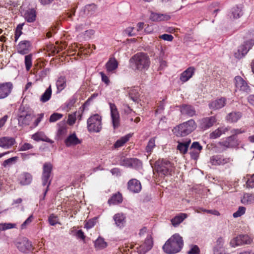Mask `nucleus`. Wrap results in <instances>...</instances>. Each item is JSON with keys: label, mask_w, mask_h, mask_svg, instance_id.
Segmentation results:
<instances>
[{"label": "nucleus", "mask_w": 254, "mask_h": 254, "mask_svg": "<svg viewBox=\"0 0 254 254\" xmlns=\"http://www.w3.org/2000/svg\"><path fill=\"white\" fill-rule=\"evenodd\" d=\"M133 68L139 71H144L149 67L150 61L147 54L139 52L134 55L129 60Z\"/></svg>", "instance_id": "nucleus-1"}, {"label": "nucleus", "mask_w": 254, "mask_h": 254, "mask_svg": "<svg viewBox=\"0 0 254 254\" xmlns=\"http://www.w3.org/2000/svg\"><path fill=\"white\" fill-rule=\"evenodd\" d=\"M53 170V165L50 162H45L43 166L42 174L41 177L42 184L43 186H46L44 192L42 199L44 200L49 190V186L51 184V176Z\"/></svg>", "instance_id": "nucleus-2"}, {"label": "nucleus", "mask_w": 254, "mask_h": 254, "mask_svg": "<svg viewBox=\"0 0 254 254\" xmlns=\"http://www.w3.org/2000/svg\"><path fill=\"white\" fill-rule=\"evenodd\" d=\"M172 164L166 159L158 160L155 162L154 170L161 177L170 175Z\"/></svg>", "instance_id": "nucleus-3"}, {"label": "nucleus", "mask_w": 254, "mask_h": 254, "mask_svg": "<svg viewBox=\"0 0 254 254\" xmlns=\"http://www.w3.org/2000/svg\"><path fill=\"white\" fill-rule=\"evenodd\" d=\"M102 118L98 114L91 116L87 120V128L89 132H98L102 128Z\"/></svg>", "instance_id": "nucleus-4"}, {"label": "nucleus", "mask_w": 254, "mask_h": 254, "mask_svg": "<svg viewBox=\"0 0 254 254\" xmlns=\"http://www.w3.org/2000/svg\"><path fill=\"white\" fill-rule=\"evenodd\" d=\"M196 127L194 120L191 119L180 124L178 127L177 135L185 136L194 130Z\"/></svg>", "instance_id": "nucleus-5"}, {"label": "nucleus", "mask_w": 254, "mask_h": 254, "mask_svg": "<svg viewBox=\"0 0 254 254\" xmlns=\"http://www.w3.org/2000/svg\"><path fill=\"white\" fill-rule=\"evenodd\" d=\"M111 122L114 129L120 126V116L118 109L114 103H109Z\"/></svg>", "instance_id": "nucleus-6"}, {"label": "nucleus", "mask_w": 254, "mask_h": 254, "mask_svg": "<svg viewBox=\"0 0 254 254\" xmlns=\"http://www.w3.org/2000/svg\"><path fill=\"white\" fill-rule=\"evenodd\" d=\"M254 45V40L253 39L245 42L244 44L238 47L237 52L234 53L235 58L241 59L244 57Z\"/></svg>", "instance_id": "nucleus-7"}, {"label": "nucleus", "mask_w": 254, "mask_h": 254, "mask_svg": "<svg viewBox=\"0 0 254 254\" xmlns=\"http://www.w3.org/2000/svg\"><path fill=\"white\" fill-rule=\"evenodd\" d=\"M120 165L126 167L138 169L142 166V162L137 158H126L123 157L119 162Z\"/></svg>", "instance_id": "nucleus-8"}, {"label": "nucleus", "mask_w": 254, "mask_h": 254, "mask_svg": "<svg viewBox=\"0 0 254 254\" xmlns=\"http://www.w3.org/2000/svg\"><path fill=\"white\" fill-rule=\"evenodd\" d=\"M32 49V41L26 40L21 41L16 47L17 53L22 55L28 54L31 51Z\"/></svg>", "instance_id": "nucleus-9"}, {"label": "nucleus", "mask_w": 254, "mask_h": 254, "mask_svg": "<svg viewBox=\"0 0 254 254\" xmlns=\"http://www.w3.org/2000/svg\"><path fill=\"white\" fill-rule=\"evenodd\" d=\"M13 85L11 82L0 83V100L9 96L12 92Z\"/></svg>", "instance_id": "nucleus-10"}, {"label": "nucleus", "mask_w": 254, "mask_h": 254, "mask_svg": "<svg viewBox=\"0 0 254 254\" xmlns=\"http://www.w3.org/2000/svg\"><path fill=\"white\" fill-rule=\"evenodd\" d=\"M232 161L233 159L231 158L220 155L213 156L210 159V162L213 165H223Z\"/></svg>", "instance_id": "nucleus-11"}, {"label": "nucleus", "mask_w": 254, "mask_h": 254, "mask_svg": "<svg viewBox=\"0 0 254 254\" xmlns=\"http://www.w3.org/2000/svg\"><path fill=\"white\" fill-rule=\"evenodd\" d=\"M251 240L248 235H239L233 238L230 241V244L232 247H236L244 244H249Z\"/></svg>", "instance_id": "nucleus-12"}, {"label": "nucleus", "mask_w": 254, "mask_h": 254, "mask_svg": "<svg viewBox=\"0 0 254 254\" xmlns=\"http://www.w3.org/2000/svg\"><path fill=\"white\" fill-rule=\"evenodd\" d=\"M17 249L21 252L27 253L33 250L32 243L26 238H24L16 244Z\"/></svg>", "instance_id": "nucleus-13"}, {"label": "nucleus", "mask_w": 254, "mask_h": 254, "mask_svg": "<svg viewBox=\"0 0 254 254\" xmlns=\"http://www.w3.org/2000/svg\"><path fill=\"white\" fill-rule=\"evenodd\" d=\"M127 186L128 190L133 193H139L142 189L141 183L136 179L129 180Z\"/></svg>", "instance_id": "nucleus-14"}, {"label": "nucleus", "mask_w": 254, "mask_h": 254, "mask_svg": "<svg viewBox=\"0 0 254 254\" xmlns=\"http://www.w3.org/2000/svg\"><path fill=\"white\" fill-rule=\"evenodd\" d=\"M236 87L240 90L249 93L251 91L250 86L241 77L237 76L235 77Z\"/></svg>", "instance_id": "nucleus-15"}, {"label": "nucleus", "mask_w": 254, "mask_h": 254, "mask_svg": "<svg viewBox=\"0 0 254 254\" xmlns=\"http://www.w3.org/2000/svg\"><path fill=\"white\" fill-rule=\"evenodd\" d=\"M153 246V241L150 235H148L144 243L138 248L139 254H144L149 251Z\"/></svg>", "instance_id": "nucleus-16"}, {"label": "nucleus", "mask_w": 254, "mask_h": 254, "mask_svg": "<svg viewBox=\"0 0 254 254\" xmlns=\"http://www.w3.org/2000/svg\"><path fill=\"white\" fill-rule=\"evenodd\" d=\"M163 251L167 254L175 253V235H173L162 247Z\"/></svg>", "instance_id": "nucleus-17"}, {"label": "nucleus", "mask_w": 254, "mask_h": 254, "mask_svg": "<svg viewBox=\"0 0 254 254\" xmlns=\"http://www.w3.org/2000/svg\"><path fill=\"white\" fill-rule=\"evenodd\" d=\"M16 143L14 138L4 136L0 137V147L3 149H9L11 148Z\"/></svg>", "instance_id": "nucleus-18"}, {"label": "nucleus", "mask_w": 254, "mask_h": 254, "mask_svg": "<svg viewBox=\"0 0 254 254\" xmlns=\"http://www.w3.org/2000/svg\"><path fill=\"white\" fill-rule=\"evenodd\" d=\"M33 180L32 175L28 172H23L20 174L18 178V181L22 186H27L30 185Z\"/></svg>", "instance_id": "nucleus-19"}, {"label": "nucleus", "mask_w": 254, "mask_h": 254, "mask_svg": "<svg viewBox=\"0 0 254 254\" xmlns=\"http://www.w3.org/2000/svg\"><path fill=\"white\" fill-rule=\"evenodd\" d=\"M149 18L154 22H160L169 20L170 19V16L166 14H162L151 11Z\"/></svg>", "instance_id": "nucleus-20"}, {"label": "nucleus", "mask_w": 254, "mask_h": 254, "mask_svg": "<svg viewBox=\"0 0 254 254\" xmlns=\"http://www.w3.org/2000/svg\"><path fill=\"white\" fill-rule=\"evenodd\" d=\"M231 130V127L229 126H222L215 129L210 134V137L212 139H215L219 137L223 134H226Z\"/></svg>", "instance_id": "nucleus-21"}, {"label": "nucleus", "mask_w": 254, "mask_h": 254, "mask_svg": "<svg viewBox=\"0 0 254 254\" xmlns=\"http://www.w3.org/2000/svg\"><path fill=\"white\" fill-rule=\"evenodd\" d=\"M64 144L67 147L75 146L81 143V141L77 137L75 132L70 134L64 140Z\"/></svg>", "instance_id": "nucleus-22"}, {"label": "nucleus", "mask_w": 254, "mask_h": 254, "mask_svg": "<svg viewBox=\"0 0 254 254\" xmlns=\"http://www.w3.org/2000/svg\"><path fill=\"white\" fill-rule=\"evenodd\" d=\"M190 142L191 140L190 138L178 140L177 141L178 143L177 150H178L181 154H186L188 151Z\"/></svg>", "instance_id": "nucleus-23"}, {"label": "nucleus", "mask_w": 254, "mask_h": 254, "mask_svg": "<svg viewBox=\"0 0 254 254\" xmlns=\"http://www.w3.org/2000/svg\"><path fill=\"white\" fill-rule=\"evenodd\" d=\"M216 122L214 117L203 118L200 122V127L204 130L207 129L211 127Z\"/></svg>", "instance_id": "nucleus-24"}, {"label": "nucleus", "mask_w": 254, "mask_h": 254, "mask_svg": "<svg viewBox=\"0 0 254 254\" xmlns=\"http://www.w3.org/2000/svg\"><path fill=\"white\" fill-rule=\"evenodd\" d=\"M194 68L193 67H189L181 74L180 80L182 83L187 82L192 76L194 74Z\"/></svg>", "instance_id": "nucleus-25"}, {"label": "nucleus", "mask_w": 254, "mask_h": 254, "mask_svg": "<svg viewBox=\"0 0 254 254\" xmlns=\"http://www.w3.org/2000/svg\"><path fill=\"white\" fill-rule=\"evenodd\" d=\"M67 127L64 123L59 124V128L57 133V138L58 140L63 139L67 134Z\"/></svg>", "instance_id": "nucleus-26"}, {"label": "nucleus", "mask_w": 254, "mask_h": 254, "mask_svg": "<svg viewBox=\"0 0 254 254\" xmlns=\"http://www.w3.org/2000/svg\"><path fill=\"white\" fill-rule=\"evenodd\" d=\"M180 111L183 115L192 117L195 115V110L190 105H183L180 107Z\"/></svg>", "instance_id": "nucleus-27"}, {"label": "nucleus", "mask_w": 254, "mask_h": 254, "mask_svg": "<svg viewBox=\"0 0 254 254\" xmlns=\"http://www.w3.org/2000/svg\"><path fill=\"white\" fill-rule=\"evenodd\" d=\"M123 200L122 194L120 192H118L113 194L108 199V203L109 205H117L121 203Z\"/></svg>", "instance_id": "nucleus-28"}, {"label": "nucleus", "mask_w": 254, "mask_h": 254, "mask_svg": "<svg viewBox=\"0 0 254 254\" xmlns=\"http://www.w3.org/2000/svg\"><path fill=\"white\" fill-rule=\"evenodd\" d=\"M242 116V113L240 112H233L228 114L226 117V121L230 123H236Z\"/></svg>", "instance_id": "nucleus-29"}, {"label": "nucleus", "mask_w": 254, "mask_h": 254, "mask_svg": "<svg viewBox=\"0 0 254 254\" xmlns=\"http://www.w3.org/2000/svg\"><path fill=\"white\" fill-rule=\"evenodd\" d=\"M57 93H60L66 87V79L64 76H61L58 77L56 81Z\"/></svg>", "instance_id": "nucleus-30"}, {"label": "nucleus", "mask_w": 254, "mask_h": 254, "mask_svg": "<svg viewBox=\"0 0 254 254\" xmlns=\"http://www.w3.org/2000/svg\"><path fill=\"white\" fill-rule=\"evenodd\" d=\"M36 11L34 8L29 9L24 14V18L28 22H33L36 18Z\"/></svg>", "instance_id": "nucleus-31"}, {"label": "nucleus", "mask_w": 254, "mask_h": 254, "mask_svg": "<svg viewBox=\"0 0 254 254\" xmlns=\"http://www.w3.org/2000/svg\"><path fill=\"white\" fill-rule=\"evenodd\" d=\"M118 66V63L115 58H110L106 64V67L109 72H113L116 70Z\"/></svg>", "instance_id": "nucleus-32"}, {"label": "nucleus", "mask_w": 254, "mask_h": 254, "mask_svg": "<svg viewBox=\"0 0 254 254\" xmlns=\"http://www.w3.org/2000/svg\"><path fill=\"white\" fill-rule=\"evenodd\" d=\"M225 99L221 98L212 102L209 104V107L214 110L219 109L225 106Z\"/></svg>", "instance_id": "nucleus-33"}, {"label": "nucleus", "mask_w": 254, "mask_h": 254, "mask_svg": "<svg viewBox=\"0 0 254 254\" xmlns=\"http://www.w3.org/2000/svg\"><path fill=\"white\" fill-rule=\"evenodd\" d=\"M113 218L118 227L121 228L124 226L126 222V216L123 213H117L114 216Z\"/></svg>", "instance_id": "nucleus-34"}, {"label": "nucleus", "mask_w": 254, "mask_h": 254, "mask_svg": "<svg viewBox=\"0 0 254 254\" xmlns=\"http://www.w3.org/2000/svg\"><path fill=\"white\" fill-rule=\"evenodd\" d=\"M52 86L50 85L48 88L42 94L40 98V101L42 103H46L49 101L52 97Z\"/></svg>", "instance_id": "nucleus-35"}, {"label": "nucleus", "mask_w": 254, "mask_h": 254, "mask_svg": "<svg viewBox=\"0 0 254 254\" xmlns=\"http://www.w3.org/2000/svg\"><path fill=\"white\" fill-rule=\"evenodd\" d=\"M18 122V126L21 127L26 126L30 124L31 120V115H27V116L19 117L17 118Z\"/></svg>", "instance_id": "nucleus-36"}, {"label": "nucleus", "mask_w": 254, "mask_h": 254, "mask_svg": "<svg viewBox=\"0 0 254 254\" xmlns=\"http://www.w3.org/2000/svg\"><path fill=\"white\" fill-rule=\"evenodd\" d=\"M130 98L134 102L138 103L140 93L137 88L131 89L128 93Z\"/></svg>", "instance_id": "nucleus-37"}, {"label": "nucleus", "mask_w": 254, "mask_h": 254, "mask_svg": "<svg viewBox=\"0 0 254 254\" xmlns=\"http://www.w3.org/2000/svg\"><path fill=\"white\" fill-rule=\"evenodd\" d=\"M242 203L247 205L250 204L254 202V194L250 193H245L241 198Z\"/></svg>", "instance_id": "nucleus-38"}, {"label": "nucleus", "mask_w": 254, "mask_h": 254, "mask_svg": "<svg viewBox=\"0 0 254 254\" xmlns=\"http://www.w3.org/2000/svg\"><path fill=\"white\" fill-rule=\"evenodd\" d=\"M18 160L17 156L12 157L7 159L5 160L2 163V167L6 168L10 167L13 164H14Z\"/></svg>", "instance_id": "nucleus-39"}, {"label": "nucleus", "mask_w": 254, "mask_h": 254, "mask_svg": "<svg viewBox=\"0 0 254 254\" xmlns=\"http://www.w3.org/2000/svg\"><path fill=\"white\" fill-rule=\"evenodd\" d=\"M130 136H131L129 134H127L121 137L115 143L114 145V147L117 148L123 146L127 141H128Z\"/></svg>", "instance_id": "nucleus-40"}, {"label": "nucleus", "mask_w": 254, "mask_h": 254, "mask_svg": "<svg viewBox=\"0 0 254 254\" xmlns=\"http://www.w3.org/2000/svg\"><path fill=\"white\" fill-rule=\"evenodd\" d=\"M184 246L183 238L179 234H176V253L179 252Z\"/></svg>", "instance_id": "nucleus-41"}, {"label": "nucleus", "mask_w": 254, "mask_h": 254, "mask_svg": "<svg viewBox=\"0 0 254 254\" xmlns=\"http://www.w3.org/2000/svg\"><path fill=\"white\" fill-rule=\"evenodd\" d=\"M32 57L33 54H30L26 55L24 57V64L25 65L26 70L29 71L32 65Z\"/></svg>", "instance_id": "nucleus-42"}, {"label": "nucleus", "mask_w": 254, "mask_h": 254, "mask_svg": "<svg viewBox=\"0 0 254 254\" xmlns=\"http://www.w3.org/2000/svg\"><path fill=\"white\" fill-rule=\"evenodd\" d=\"M155 147V137L149 139L145 148V150L149 154H151L154 148Z\"/></svg>", "instance_id": "nucleus-43"}, {"label": "nucleus", "mask_w": 254, "mask_h": 254, "mask_svg": "<svg viewBox=\"0 0 254 254\" xmlns=\"http://www.w3.org/2000/svg\"><path fill=\"white\" fill-rule=\"evenodd\" d=\"M226 138L230 148L236 147L239 145V141L236 136L230 135Z\"/></svg>", "instance_id": "nucleus-44"}, {"label": "nucleus", "mask_w": 254, "mask_h": 254, "mask_svg": "<svg viewBox=\"0 0 254 254\" xmlns=\"http://www.w3.org/2000/svg\"><path fill=\"white\" fill-rule=\"evenodd\" d=\"M24 25V23H20L19 24L15 30V33H14V41L15 42H16L20 37V36L22 34L23 32L22 31V30L23 29V26Z\"/></svg>", "instance_id": "nucleus-45"}, {"label": "nucleus", "mask_w": 254, "mask_h": 254, "mask_svg": "<svg viewBox=\"0 0 254 254\" xmlns=\"http://www.w3.org/2000/svg\"><path fill=\"white\" fill-rule=\"evenodd\" d=\"M242 15V12L241 8L237 6L232 9L230 17L233 16V18L237 19L239 18Z\"/></svg>", "instance_id": "nucleus-46"}, {"label": "nucleus", "mask_w": 254, "mask_h": 254, "mask_svg": "<svg viewBox=\"0 0 254 254\" xmlns=\"http://www.w3.org/2000/svg\"><path fill=\"white\" fill-rule=\"evenodd\" d=\"M31 115L30 112L28 110V108L24 107V106H21L18 111L17 118L19 117L22 116H27V115Z\"/></svg>", "instance_id": "nucleus-47"}, {"label": "nucleus", "mask_w": 254, "mask_h": 254, "mask_svg": "<svg viewBox=\"0 0 254 254\" xmlns=\"http://www.w3.org/2000/svg\"><path fill=\"white\" fill-rule=\"evenodd\" d=\"M95 247L98 249H102L107 247V243L103 239L98 238L95 242Z\"/></svg>", "instance_id": "nucleus-48"}, {"label": "nucleus", "mask_w": 254, "mask_h": 254, "mask_svg": "<svg viewBox=\"0 0 254 254\" xmlns=\"http://www.w3.org/2000/svg\"><path fill=\"white\" fill-rule=\"evenodd\" d=\"M224 243V241L222 237L218 238L216 242L215 246L213 248V251H222Z\"/></svg>", "instance_id": "nucleus-49"}, {"label": "nucleus", "mask_w": 254, "mask_h": 254, "mask_svg": "<svg viewBox=\"0 0 254 254\" xmlns=\"http://www.w3.org/2000/svg\"><path fill=\"white\" fill-rule=\"evenodd\" d=\"M33 148V146L32 144L25 142L24 143H20L18 147V151H24L26 150H28L31 149Z\"/></svg>", "instance_id": "nucleus-50"}, {"label": "nucleus", "mask_w": 254, "mask_h": 254, "mask_svg": "<svg viewBox=\"0 0 254 254\" xmlns=\"http://www.w3.org/2000/svg\"><path fill=\"white\" fill-rule=\"evenodd\" d=\"M188 215L186 213H179L176 215V226L182 223L187 217Z\"/></svg>", "instance_id": "nucleus-51"}, {"label": "nucleus", "mask_w": 254, "mask_h": 254, "mask_svg": "<svg viewBox=\"0 0 254 254\" xmlns=\"http://www.w3.org/2000/svg\"><path fill=\"white\" fill-rule=\"evenodd\" d=\"M16 227L15 224L13 223H0V233L2 231H5L7 229H12Z\"/></svg>", "instance_id": "nucleus-52"}, {"label": "nucleus", "mask_w": 254, "mask_h": 254, "mask_svg": "<svg viewBox=\"0 0 254 254\" xmlns=\"http://www.w3.org/2000/svg\"><path fill=\"white\" fill-rule=\"evenodd\" d=\"M76 114L77 112H75L72 114H69L67 121V123L68 125L69 126H72L75 124L76 120Z\"/></svg>", "instance_id": "nucleus-53"}, {"label": "nucleus", "mask_w": 254, "mask_h": 254, "mask_svg": "<svg viewBox=\"0 0 254 254\" xmlns=\"http://www.w3.org/2000/svg\"><path fill=\"white\" fill-rule=\"evenodd\" d=\"M45 135L43 132H38L33 134L32 138L36 141H43Z\"/></svg>", "instance_id": "nucleus-54"}, {"label": "nucleus", "mask_w": 254, "mask_h": 254, "mask_svg": "<svg viewBox=\"0 0 254 254\" xmlns=\"http://www.w3.org/2000/svg\"><path fill=\"white\" fill-rule=\"evenodd\" d=\"M245 212L246 208L243 206H240L238 210L233 213V216L234 218H237L244 214Z\"/></svg>", "instance_id": "nucleus-55"}, {"label": "nucleus", "mask_w": 254, "mask_h": 254, "mask_svg": "<svg viewBox=\"0 0 254 254\" xmlns=\"http://www.w3.org/2000/svg\"><path fill=\"white\" fill-rule=\"evenodd\" d=\"M190 247V250L188 252V254H200V250L197 246L191 245Z\"/></svg>", "instance_id": "nucleus-56"}, {"label": "nucleus", "mask_w": 254, "mask_h": 254, "mask_svg": "<svg viewBox=\"0 0 254 254\" xmlns=\"http://www.w3.org/2000/svg\"><path fill=\"white\" fill-rule=\"evenodd\" d=\"M63 115L62 114L55 113L52 114L50 116L49 121L50 122H55L59 120H60Z\"/></svg>", "instance_id": "nucleus-57"}, {"label": "nucleus", "mask_w": 254, "mask_h": 254, "mask_svg": "<svg viewBox=\"0 0 254 254\" xmlns=\"http://www.w3.org/2000/svg\"><path fill=\"white\" fill-rule=\"evenodd\" d=\"M58 47L54 44H50L47 46V51L53 55L58 53Z\"/></svg>", "instance_id": "nucleus-58"}, {"label": "nucleus", "mask_w": 254, "mask_h": 254, "mask_svg": "<svg viewBox=\"0 0 254 254\" xmlns=\"http://www.w3.org/2000/svg\"><path fill=\"white\" fill-rule=\"evenodd\" d=\"M97 221L96 218H93L87 221L85 224L84 227L87 229H89L93 228L96 224Z\"/></svg>", "instance_id": "nucleus-59"}, {"label": "nucleus", "mask_w": 254, "mask_h": 254, "mask_svg": "<svg viewBox=\"0 0 254 254\" xmlns=\"http://www.w3.org/2000/svg\"><path fill=\"white\" fill-rule=\"evenodd\" d=\"M58 217L54 214H52L49 216L48 221L52 226H55L58 223Z\"/></svg>", "instance_id": "nucleus-60"}, {"label": "nucleus", "mask_w": 254, "mask_h": 254, "mask_svg": "<svg viewBox=\"0 0 254 254\" xmlns=\"http://www.w3.org/2000/svg\"><path fill=\"white\" fill-rule=\"evenodd\" d=\"M197 213H200V212H205L208 213L212 214L215 215H219V212L215 210H207L202 208H199L196 211Z\"/></svg>", "instance_id": "nucleus-61"}, {"label": "nucleus", "mask_w": 254, "mask_h": 254, "mask_svg": "<svg viewBox=\"0 0 254 254\" xmlns=\"http://www.w3.org/2000/svg\"><path fill=\"white\" fill-rule=\"evenodd\" d=\"M97 9V5L94 3L88 4L85 6V9L88 12V13L92 14Z\"/></svg>", "instance_id": "nucleus-62"}, {"label": "nucleus", "mask_w": 254, "mask_h": 254, "mask_svg": "<svg viewBox=\"0 0 254 254\" xmlns=\"http://www.w3.org/2000/svg\"><path fill=\"white\" fill-rule=\"evenodd\" d=\"M33 219L32 215H31L21 225V229H24L26 228L27 225L30 224Z\"/></svg>", "instance_id": "nucleus-63"}, {"label": "nucleus", "mask_w": 254, "mask_h": 254, "mask_svg": "<svg viewBox=\"0 0 254 254\" xmlns=\"http://www.w3.org/2000/svg\"><path fill=\"white\" fill-rule=\"evenodd\" d=\"M247 186L248 187L253 188L254 187V174L251 176L247 181Z\"/></svg>", "instance_id": "nucleus-64"}]
</instances>
